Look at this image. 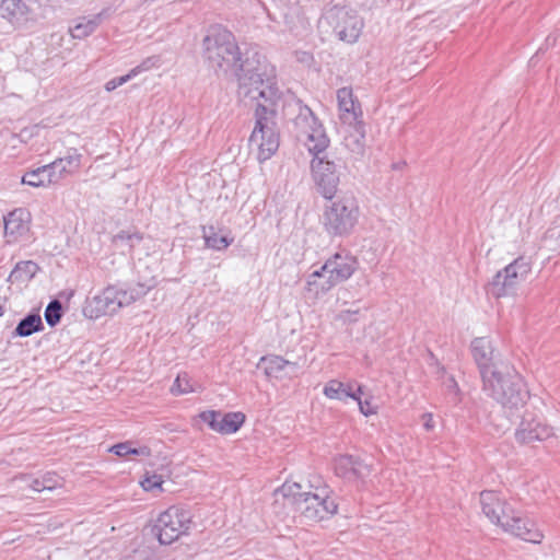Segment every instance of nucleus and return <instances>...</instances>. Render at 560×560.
Here are the masks:
<instances>
[{"label": "nucleus", "mask_w": 560, "mask_h": 560, "mask_svg": "<svg viewBox=\"0 0 560 560\" xmlns=\"http://www.w3.org/2000/svg\"><path fill=\"white\" fill-rule=\"evenodd\" d=\"M238 81V96L256 102L255 126L249 145L256 148L259 162L269 160L278 150L280 133L275 104L279 98L275 70L265 61L246 58L242 68L233 71Z\"/></svg>", "instance_id": "obj_1"}, {"label": "nucleus", "mask_w": 560, "mask_h": 560, "mask_svg": "<svg viewBox=\"0 0 560 560\" xmlns=\"http://www.w3.org/2000/svg\"><path fill=\"white\" fill-rule=\"evenodd\" d=\"M294 107L298 113L293 118V131L313 155L311 168L318 191L331 200L337 192L339 175L335 163L320 156L329 147L330 140L323 124L308 106L296 101Z\"/></svg>", "instance_id": "obj_2"}, {"label": "nucleus", "mask_w": 560, "mask_h": 560, "mask_svg": "<svg viewBox=\"0 0 560 560\" xmlns=\"http://www.w3.org/2000/svg\"><path fill=\"white\" fill-rule=\"evenodd\" d=\"M480 505L482 513L493 524L501 526L504 532L510 533L525 541L539 544L542 534L535 527V524L522 516L511 504L501 498L495 491L486 490L480 493Z\"/></svg>", "instance_id": "obj_3"}, {"label": "nucleus", "mask_w": 560, "mask_h": 560, "mask_svg": "<svg viewBox=\"0 0 560 560\" xmlns=\"http://www.w3.org/2000/svg\"><path fill=\"white\" fill-rule=\"evenodd\" d=\"M202 48L205 60L214 71L233 72L245 61L234 34L221 25L209 27Z\"/></svg>", "instance_id": "obj_4"}, {"label": "nucleus", "mask_w": 560, "mask_h": 560, "mask_svg": "<svg viewBox=\"0 0 560 560\" xmlns=\"http://www.w3.org/2000/svg\"><path fill=\"white\" fill-rule=\"evenodd\" d=\"M483 390L502 406L508 418L520 417L529 398L523 378L515 371L491 373L483 382Z\"/></svg>", "instance_id": "obj_5"}, {"label": "nucleus", "mask_w": 560, "mask_h": 560, "mask_svg": "<svg viewBox=\"0 0 560 560\" xmlns=\"http://www.w3.org/2000/svg\"><path fill=\"white\" fill-rule=\"evenodd\" d=\"M299 483L283 486V495L291 500L295 510L308 522H319L335 515L338 511V503L329 487H318L315 492H298Z\"/></svg>", "instance_id": "obj_6"}, {"label": "nucleus", "mask_w": 560, "mask_h": 560, "mask_svg": "<svg viewBox=\"0 0 560 560\" xmlns=\"http://www.w3.org/2000/svg\"><path fill=\"white\" fill-rule=\"evenodd\" d=\"M154 287V281L138 283L129 290L108 287L95 295L85 306L84 314L90 318H98L104 315H112L120 307L127 306L147 294Z\"/></svg>", "instance_id": "obj_7"}, {"label": "nucleus", "mask_w": 560, "mask_h": 560, "mask_svg": "<svg viewBox=\"0 0 560 560\" xmlns=\"http://www.w3.org/2000/svg\"><path fill=\"white\" fill-rule=\"evenodd\" d=\"M360 217L359 206L351 197L331 200L324 209L322 223L330 236L345 237L352 233Z\"/></svg>", "instance_id": "obj_8"}, {"label": "nucleus", "mask_w": 560, "mask_h": 560, "mask_svg": "<svg viewBox=\"0 0 560 560\" xmlns=\"http://www.w3.org/2000/svg\"><path fill=\"white\" fill-rule=\"evenodd\" d=\"M190 525L191 514L188 510L171 506L159 515L153 532L161 545H171L188 534Z\"/></svg>", "instance_id": "obj_9"}, {"label": "nucleus", "mask_w": 560, "mask_h": 560, "mask_svg": "<svg viewBox=\"0 0 560 560\" xmlns=\"http://www.w3.org/2000/svg\"><path fill=\"white\" fill-rule=\"evenodd\" d=\"M324 19L336 37L349 44L358 40L364 26L363 19L358 12L346 7L330 8L326 11Z\"/></svg>", "instance_id": "obj_10"}, {"label": "nucleus", "mask_w": 560, "mask_h": 560, "mask_svg": "<svg viewBox=\"0 0 560 560\" xmlns=\"http://www.w3.org/2000/svg\"><path fill=\"white\" fill-rule=\"evenodd\" d=\"M530 270L529 259L524 256L517 257L503 270L497 272L489 285L490 293L495 298L510 294L521 281L526 279Z\"/></svg>", "instance_id": "obj_11"}, {"label": "nucleus", "mask_w": 560, "mask_h": 560, "mask_svg": "<svg viewBox=\"0 0 560 560\" xmlns=\"http://www.w3.org/2000/svg\"><path fill=\"white\" fill-rule=\"evenodd\" d=\"M553 435V429L534 413L524 412L515 431V440L521 444L542 442Z\"/></svg>", "instance_id": "obj_12"}, {"label": "nucleus", "mask_w": 560, "mask_h": 560, "mask_svg": "<svg viewBox=\"0 0 560 560\" xmlns=\"http://www.w3.org/2000/svg\"><path fill=\"white\" fill-rule=\"evenodd\" d=\"M200 419L207 423L211 430L221 434L235 433L245 422V415L242 412H228L208 410L199 415Z\"/></svg>", "instance_id": "obj_13"}, {"label": "nucleus", "mask_w": 560, "mask_h": 560, "mask_svg": "<svg viewBox=\"0 0 560 560\" xmlns=\"http://www.w3.org/2000/svg\"><path fill=\"white\" fill-rule=\"evenodd\" d=\"M471 353L478 365L482 382H485L491 373L498 370L494 362V349L491 340L487 337H477L471 341Z\"/></svg>", "instance_id": "obj_14"}, {"label": "nucleus", "mask_w": 560, "mask_h": 560, "mask_svg": "<svg viewBox=\"0 0 560 560\" xmlns=\"http://www.w3.org/2000/svg\"><path fill=\"white\" fill-rule=\"evenodd\" d=\"M358 259L347 252H339L329 257L323 265V271L339 283L347 281L358 269Z\"/></svg>", "instance_id": "obj_15"}, {"label": "nucleus", "mask_w": 560, "mask_h": 560, "mask_svg": "<svg viewBox=\"0 0 560 560\" xmlns=\"http://www.w3.org/2000/svg\"><path fill=\"white\" fill-rule=\"evenodd\" d=\"M337 476L346 480H364L371 474V466L353 455H340L335 459Z\"/></svg>", "instance_id": "obj_16"}, {"label": "nucleus", "mask_w": 560, "mask_h": 560, "mask_svg": "<svg viewBox=\"0 0 560 560\" xmlns=\"http://www.w3.org/2000/svg\"><path fill=\"white\" fill-rule=\"evenodd\" d=\"M82 155L75 149H70L63 158H59L47 164L49 178L52 184H57L67 176L75 173L81 166Z\"/></svg>", "instance_id": "obj_17"}, {"label": "nucleus", "mask_w": 560, "mask_h": 560, "mask_svg": "<svg viewBox=\"0 0 560 560\" xmlns=\"http://www.w3.org/2000/svg\"><path fill=\"white\" fill-rule=\"evenodd\" d=\"M338 107L342 122H353L362 119V109L359 101L354 97L351 88L343 86L337 91Z\"/></svg>", "instance_id": "obj_18"}, {"label": "nucleus", "mask_w": 560, "mask_h": 560, "mask_svg": "<svg viewBox=\"0 0 560 560\" xmlns=\"http://www.w3.org/2000/svg\"><path fill=\"white\" fill-rule=\"evenodd\" d=\"M343 145L353 154L362 155L365 150V127L362 119L353 122H343Z\"/></svg>", "instance_id": "obj_19"}, {"label": "nucleus", "mask_w": 560, "mask_h": 560, "mask_svg": "<svg viewBox=\"0 0 560 560\" xmlns=\"http://www.w3.org/2000/svg\"><path fill=\"white\" fill-rule=\"evenodd\" d=\"M30 214L23 209H15L4 218V234L16 241L28 231Z\"/></svg>", "instance_id": "obj_20"}, {"label": "nucleus", "mask_w": 560, "mask_h": 560, "mask_svg": "<svg viewBox=\"0 0 560 560\" xmlns=\"http://www.w3.org/2000/svg\"><path fill=\"white\" fill-rule=\"evenodd\" d=\"M337 284H339V282L330 278V273L323 271L322 266L318 270H315L308 276L305 289L313 296L317 298L327 293Z\"/></svg>", "instance_id": "obj_21"}, {"label": "nucleus", "mask_w": 560, "mask_h": 560, "mask_svg": "<svg viewBox=\"0 0 560 560\" xmlns=\"http://www.w3.org/2000/svg\"><path fill=\"white\" fill-rule=\"evenodd\" d=\"M260 362L264 364L266 375L270 377H282V373L287 369H289V373H287L288 375L296 373L298 370L296 363L284 360L279 355L262 357Z\"/></svg>", "instance_id": "obj_22"}, {"label": "nucleus", "mask_w": 560, "mask_h": 560, "mask_svg": "<svg viewBox=\"0 0 560 560\" xmlns=\"http://www.w3.org/2000/svg\"><path fill=\"white\" fill-rule=\"evenodd\" d=\"M44 324L39 313H30L16 325L13 335L18 337H28L34 332L44 330Z\"/></svg>", "instance_id": "obj_23"}, {"label": "nucleus", "mask_w": 560, "mask_h": 560, "mask_svg": "<svg viewBox=\"0 0 560 560\" xmlns=\"http://www.w3.org/2000/svg\"><path fill=\"white\" fill-rule=\"evenodd\" d=\"M101 24V14L92 18H80L75 25L70 27V34L73 38L83 39L93 34Z\"/></svg>", "instance_id": "obj_24"}, {"label": "nucleus", "mask_w": 560, "mask_h": 560, "mask_svg": "<svg viewBox=\"0 0 560 560\" xmlns=\"http://www.w3.org/2000/svg\"><path fill=\"white\" fill-rule=\"evenodd\" d=\"M202 236L207 247L215 250L225 249L233 242V238H229L226 235H219L213 225L203 226Z\"/></svg>", "instance_id": "obj_25"}, {"label": "nucleus", "mask_w": 560, "mask_h": 560, "mask_svg": "<svg viewBox=\"0 0 560 560\" xmlns=\"http://www.w3.org/2000/svg\"><path fill=\"white\" fill-rule=\"evenodd\" d=\"M48 172L49 170L46 165L37 167L36 170L25 173L21 179V183L32 187L50 185L52 183L48 180L50 177Z\"/></svg>", "instance_id": "obj_26"}, {"label": "nucleus", "mask_w": 560, "mask_h": 560, "mask_svg": "<svg viewBox=\"0 0 560 560\" xmlns=\"http://www.w3.org/2000/svg\"><path fill=\"white\" fill-rule=\"evenodd\" d=\"M38 266L34 261H20L15 268L11 271L9 280L14 281H27L31 280L37 272Z\"/></svg>", "instance_id": "obj_27"}, {"label": "nucleus", "mask_w": 560, "mask_h": 560, "mask_svg": "<svg viewBox=\"0 0 560 560\" xmlns=\"http://www.w3.org/2000/svg\"><path fill=\"white\" fill-rule=\"evenodd\" d=\"M324 395L330 399L346 400L348 397H354L348 389V384L331 380L324 387Z\"/></svg>", "instance_id": "obj_28"}, {"label": "nucleus", "mask_w": 560, "mask_h": 560, "mask_svg": "<svg viewBox=\"0 0 560 560\" xmlns=\"http://www.w3.org/2000/svg\"><path fill=\"white\" fill-rule=\"evenodd\" d=\"M109 451L119 457H126L129 455H136V456H149L150 455L149 447H147V446L133 447L132 442H130V441L113 445Z\"/></svg>", "instance_id": "obj_29"}, {"label": "nucleus", "mask_w": 560, "mask_h": 560, "mask_svg": "<svg viewBox=\"0 0 560 560\" xmlns=\"http://www.w3.org/2000/svg\"><path fill=\"white\" fill-rule=\"evenodd\" d=\"M24 3L21 0H0V15L11 20L19 14H23Z\"/></svg>", "instance_id": "obj_30"}, {"label": "nucleus", "mask_w": 560, "mask_h": 560, "mask_svg": "<svg viewBox=\"0 0 560 560\" xmlns=\"http://www.w3.org/2000/svg\"><path fill=\"white\" fill-rule=\"evenodd\" d=\"M62 304L59 300L55 299L46 306L44 317L50 327H55L61 319Z\"/></svg>", "instance_id": "obj_31"}, {"label": "nucleus", "mask_w": 560, "mask_h": 560, "mask_svg": "<svg viewBox=\"0 0 560 560\" xmlns=\"http://www.w3.org/2000/svg\"><path fill=\"white\" fill-rule=\"evenodd\" d=\"M173 394H186L192 392L187 374L178 375L172 386Z\"/></svg>", "instance_id": "obj_32"}, {"label": "nucleus", "mask_w": 560, "mask_h": 560, "mask_svg": "<svg viewBox=\"0 0 560 560\" xmlns=\"http://www.w3.org/2000/svg\"><path fill=\"white\" fill-rule=\"evenodd\" d=\"M42 489L54 490L61 486V478L55 472H47L40 477Z\"/></svg>", "instance_id": "obj_33"}, {"label": "nucleus", "mask_w": 560, "mask_h": 560, "mask_svg": "<svg viewBox=\"0 0 560 560\" xmlns=\"http://www.w3.org/2000/svg\"><path fill=\"white\" fill-rule=\"evenodd\" d=\"M131 231H120L113 237V243L117 248H121L124 253H128Z\"/></svg>", "instance_id": "obj_34"}, {"label": "nucleus", "mask_w": 560, "mask_h": 560, "mask_svg": "<svg viewBox=\"0 0 560 560\" xmlns=\"http://www.w3.org/2000/svg\"><path fill=\"white\" fill-rule=\"evenodd\" d=\"M135 72L136 71H129L127 74L125 75H121V77H117V78H114L112 80H109L106 85H105V89L106 91L110 92V91H114L115 89H117L118 86L127 83L129 80H131L132 78H135Z\"/></svg>", "instance_id": "obj_35"}, {"label": "nucleus", "mask_w": 560, "mask_h": 560, "mask_svg": "<svg viewBox=\"0 0 560 560\" xmlns=\"http://www.w3.org/2000/svg\"><path fill=\"white\" fill-rule=\"evenodd\" d=\"M163 483V479L160 475L153 474L152 476H147L144 480L141 482L144 490L150 491L155 488H161Z\"/></svg>", "instance_id": "obj_36"}, {"label": "nucleus", "mask_w": 560, "mask_h": 560, "mask_svg": "<svg viewBox=\"0 0 560 560\" xmlns=\"http://www.w3.org/2000/svg\"><path fill=\"white\" fill-rule=\"evenodd\" d=\"M155 63H156L155 58L154 57H150V58H147L145 60H143L139 66L135 67L130 71H136L135 72V77H136V75H138L139 73H141L143 71L150 70L152 67L155 66Z\"/></svg>", "instance_id": "obj_37"}, {"label": "nucleus", "mask_w": 560, "mask_h": 560, "mask_svg": "<svg viewBox=\"0 0 560 560\" xmlns=\"http://www.w3.org/2000/svg\"><path fill=\"white\" fill-rule=\"evenodd\" d=\"M358 405H359L360 411L364 416H371L376 412L375 408L372 407V405L370 404L369 400H359Z\"/></svg>", "instance_id": "obj_38"}, {"label": "nucleus", "mask_w": 560, "mask_h": 560, "mask_svg": "<svg viewBox=\"0 0 560 560\" xmlns=\"http://www.w3.org/2000/svg\"><path fill=\"white\" fill-rule=\"evenodd\" d=\"M358 314V311H350V310H347V311H342L340 314H339V318L345 322V323H353L357 320V318L354 317L355 315Z\"/></svg>", "instance_id": "obj_39"}, {"label": "nucleus", "mask_w": 560, "mask_h": 560, "mask_svg": "<svg viewBox=\"0 0 560 560\" xmlns=\"http://www.w3.org/2000/svg\"><path fill=\"white\" fill-rule=\"evenodd\" d=\"M143 240V236L139 232H131L130 243L128 245V253L130 254L132 249Z\"/></svg>", "instance_id": "obj_40"}, {"label": "nucleus", "mask_w": 560, "mask_h": 560, "mask_svg": "<svg viewBox=\"0 0 560 560\" xmlns=\"http://www.w3.org/2000/svg\"><path fill=\"white\" fill-rule=\"evenodd\" d=\"M422 421H423V428L427 430V431H432L434 429V420H433V415L432 413H423L422 415Z\"/></svg>", "instance_id": "obj_41"}, {"label": "nucleus", "mask_w": 560, "mask_h": 560, "mask_svg": "<svg viewBox=\"0 0 560 560\" xmlns=\"http://www.w3.org/2000/svg\"><path fill=\"white\" fill-rule=\"evenodd\" d=\"M348 389L354 396V397H351L353 400H357L358 402H359V400H362L361 399V395L363 394V392H362V386L361 385H358L354 388L353 385L348 384Z\"/></svg>", "instance_id": "obj_42"}, {"label": "nucleus", "mask_w": 560, "mask_h": 560, "mask_svg": "<svg viewBox=\"0 0 560 560\" xmlns=\"http://www.w3.org/2000/svg\"><path fill=\"white\" fill-rule=\"evenodd\" d=\"M30 487L34 490V491H37V492H40V491H44L45 489H42V482H40V478H35L32 480Z\"/></svg>", "instance_id": "obj_43"}, {"label": "nucleus", "mask_w": 560, "mask_h": 560, "mask_svg": "<svg viewBox=\"0 0 560 560\" xmlns=\"http://www.w3.org/2000/svg\"><path fill=\"white\" fill-rule=\"evenodd\" d=\"M3 314H4V308L2 305H0V317L3 316Z\"/></svg>", "instance_id": "obj_44"}, {"label": "nucleus", "mask_w": 560, "mask_h": 560, "mask_svg": "<svg viewBox=\"0 0 560 560\" xmlns=\"http://www.w3.org/2000/svg\"><path fill=\"white\" fill-rule=\"evenodd\" d=\"M546 42L549 44L551 42V37H547Z\"/></svg>", "instance_id": "obj_45"}, {"label": "nucleus", "mask_w": 560, "mask_h": 560, "mask_svg": "<svg viewBox=\"0 0 560 560\" xmlns=\"http://www.w3.org/2000/svg\"><path fill=\"white\" fill-rule=\"evenodd\" d=\"M451 381L453 382L454 387H456L457 383H455L453 378Z\"/></svg>", "instance_id": "obj_46"}]
</instances>
